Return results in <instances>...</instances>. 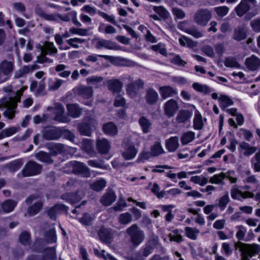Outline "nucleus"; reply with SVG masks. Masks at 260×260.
I'll return each instance as SVG.
<instances>
[{
  "label": "nucleus",
  "mask_w": 260,
  "mask_h": 260,
  "mask_svg": "<svg viewBox=\"0 0 260 260\" xmlns=\"http://www.w3.org/2000/svg\"><path fill=\"white\" fill-rule=\"evenodd\" d=\"M126 234L129 237L132 245L135 247L141 244L145 238L144 231L136 224H133L126 229Z\"/></svg>",
  "instance_id": "f257e3e1"
},
{
  "label": "nucleus",
  "mask_w": 260,
  "mask_h": 260,
  "mask_svg": "<svg viewBox=\"0 0 260 260\" xmlns=\"http://www.w3.org/2000/svg\"><path fill=\"white\" fill-rule=\"evenodd\" d=\"M239 250L241 252V258H250L259 253L260 245L240 243L239 244Z\"/></svg>",
  "instance_id": "f03ea898"
},
{
  "label": "nucleus",
  "mask_w": 260,
  "mask_h": 260,
  "mask_svg": "<svg viewBox=\"0 0 260 260\" xmlns=\"http://www.w3.org/2000/svg\"><path fill=\"white\" fill-rule=\"evenodd\" d=\"M42 166L35 161H29L24 167L21 171L23 177H29L37 175L41 173Z\"/></svg>",
  "instance_id": "7ed1b4c3"
},
{
  "label": "nucleus",
  "mask_w": 260,
  "mask_h": 260,
  "mask_svg": "<svg viewBox=\"0 0 260 260\" xmlns=\"http://www.w3.org/2000/svg\"><path fill=\"white\" fill-rule=\"evenodd\" d=\"M96 125L95 120L93 118H87L85 121L80 123L78 128L80 134L90 136L92 131L95 129Z\"/></svg>",
  "instance_id": "20e7f679"
},
{
  "label": "nucleus",
  "mask_w": 260,
  "mask_h": 260,
  "mask_svg": "<svg viewBox=\"0 0 260 260\" xmlns=\"http://www.w3.org/2000/svg\"><path fill=\"white\" fill-rule=\"evenodd\" d=\"M16 107V104L10 99L4 98L0 101V108H7L4 115L9 119H12L14 117V109Z\"/></svg>",
  "instance_id": "39448f33"
},
{
  "label": "nucleus",
  "mask_w": 260,
  "mask_h": 260,
  "mask_svg": "<svg viewBox=\"0 0 260 260\" xmlns=\"http://www.w3.org/2000/svg\"><path fill=\"white\" fill-rule=\"evenodd\" d=\"M26 202L27 204H34L28 210V212L30 215L37 214L42 208L43 205L41 198L38 196H30L26 199Z\"/></svg>",
  "instance_id": "423d86ee"
},
{
  "label": "nucleus",
  "mask_w": 260,
  "mask_h": 260,
  "mask_svg": "<svg viewBox=\"0 0 260 260\" xmlns=\"http://www.w3.org/2000/svg\"><path fill=\"white\" fill-rule=\"evenodd\" d=\"M255 0H241L235 8L237 15L240 17L243 16L246 12L256 5Z\"/></svg>",
  "instance_id": "0eeeda50"
},
{
  "label": "nucleus",
  "mask_w": 260,
  "mask_h": 260,
  "mask_svg": "<svg viewBox=\"0 0 260 260\" xmlns=\"http://www.w3.org/2000/svg\"><path fill=\"white\" fill-rule=\"evenodd\" d=\"M211 14L210 11L207 9H200L194 15V22L198 25H206L210 20Z\"/></svg>",
  "instance_id": "6e6552de"
},
{
  "label": "nucleus",
  "mask_w": 260,
  "mask_h": 260,
  "mask_svg": "<svg viewBox=\"0 0 260 260\" xmlns=\"http://www.w3.org/2000/svg\"><path fill=\"white\" fill-rule=\"evenodd\" d=\"M178 101L174 99L168 100L164 105L163 109L165 115L170 118L173 117L179 110Z\"/></svg>",
  "instance_id": "1a4fd4ad"
},
{
  "label": "nucleus",
  "mask_w": 260,
  "mask_h": 260,
  "mask_svg": "<svg viewBox=\"0 0 260 260\" xmlns=\"http://www.w3.org/2000/svg\"><path fill=\"white\" fill-rule=\"evenodd\" d=\"M94 47L97 49L105 48L109 50H117L120 49V47L115 43L110 41L101 38L94 39L93 40Z\"/></svg>",
  "instance_id": "9d476101"
},
{
  "label": "nucleus",
  "mask_w": 260,
  "mask_h": 260,
  "mask_svg": "<svg viewBox=\"0 0 260 260\" xmlns=\"http://www.w3.org/2000/svg\"><path fill=\"white\" fill-rule=\"evenodd\" d=\"M144 84V81L141 79H139L134 82L128 84L126 87L127 94L131 98H135L139 90L143 88Z\"/></svg>",
  "instance_id": "9b49d317"
},
{
  "label": "nucleus",
  "mask_w": 260,
  "mask_h": 260,
  "mask_svg": "<svg viewBox=\"0 0 260 260\" xmlns=\"http://www.w3.org/2000/svg\"><path fill=\"white\" fill-rule=\"evenodd\" d=\"M211 97L214 100H218L219 106L221 109H225L226 107L233 105V100L228 95L214 92L212 93Z\"/></svg>",
  "instance_id": "f8f14e48"
},
{
  "label": "nucleus",
  "mask_w": 260,
  "mask_h": 260,
  "mask_svg": "<svg viewBox=\"0 0 260 260\" xmlns=\"http://www.w3.org/2000/svg\"><path fill=\"white\" fill-rule=\"evenodd\" d=\"M247 69L251 71H255L260 69V58L255 55L246 58L244 62Z\"/></svg>",
  "instance_id": "ddd939ff"
},
{
  "label": "nucleus",
  "mask_w": 260,
  "mask_h": 260,
  "mask_svg": "<svg viewBox=\"0 0 260 260\" xmlns=\"http://www.w3.org/2000/svg\"><path fill=\"white\" fill-rule=\"evenodd\" d=\"M231 195L233 199L240 200L242 199L253 198L254 194L249 191H242L237 187L234 186L231 191Z\"/></svg>",
  "instance_id": "4468645a"
},
{
  "label": "nucleus",
  "mask_w": 260,
  "mask_h": 260,
  "mask_svg": "<svg viewBox=\"0 0 260 260\" xmlns=\"http://www.w3.org/2000/svg\"><path fill=\"white\" fill-rule=\"evenodd\" d=\"M57 255L54 248H48L45 250V256L41 258L37 256H30L27 260H56Z\"/></svg>",
  "instance_id": "2eb2a0df"
},
{
  "label": "nucleus",
  "mask_w": 260,
  "mask_h": 260,
  "mask_svg": "<svg viewBox=\"0 0 260 260\" xmlns=\"http://www.w3.org/2000/svg\"><path fill=\"white\" fill-rule=\"evenodd\" d=\"M15 67V62L13 59L10 60L5 59L0 63V70L5 74L11 76L13 72Z\"/></svg>",
  "instance_id": "dca6fc26"
},
{
  "label": "nucleus",
  "mask_w": 260,
  "mask_h": 260,
  "mask_svg": "<svg viewBox=\"0 0 260 260\" xmlns=\"http://www.w3.org/2000/svg\"><path fill=\"white\" fill-rule=\"evenodd\" d=\"M38 48L40 49V50L42 53H45L47 54L55 55L57 53V49L55 46L53 42H45L43 46L41 45H38Z\"/></svg>",
  "instance_id": "f3484780"
},
{
  "label": "nucleus",
  "mask_w": 260,
  "mask_h": 260,
  "mask_svg": "<svg viewBox=\"0 0 260 260\" xmlns=\"http://www.w3.org/2000/svg\"><path fill=\"white\" fill-rule=\"evenodd\" d=\"M116 199V196L112 190H108L101 198L100 202L105 206L111 205Z\"/></svg>",
  "instance_id": "a211bd4d"
},
{
  "label": "nucleus",
  "mask_w": 260,
  "mask_h": 260,
  "mask_svg": "<svg viewBox=\"0 0 260 260\" xmlns=\"http://www.w3.org/2000/svg\"><path fill=\"white\" fill-rule=\"evenodd\" d=\"M108 89L113 93H118L120 92L122 84L118 79H110L106 81Z\"/></svg>",
  "instance_id": "6ab92c4d"
},
{
  "label": "nucleus",
  "mask_w": 260,
  "mask_h": 260,
  "mask_svg": "<svg viewBox=\"0 0 260 260\" xmlns=\"http://www.w3.org/2000/svg\"><path fill=\"white\" fill-rule=\"evenodd\" d=\"M96 144L98 151L103 154L107 153L111 148L109 142L105 138L98 139Z\"/></svg>",
  "instance_id": "aec40b11"
},
{
  "label": "nucleus",
  "mask_w": 260,
  "mask_h": 260,
  "mask_svg": "<svg viewBox=\"0 0 260 260\" xmlns=\"http://www.w3.org/2000/svg\"><path fill=\"white\" fill-rule=\"evenodd\" d=\"M138 153V149L133 145H127L122 153V156L125 160L134 159Z\"/></svg>",
  "instance_id": "412c9836"
},
{
  "label": "nucleus",
  "mask_w": 260,
  "mask_h": 260,
  "mask_svg": "<svg viewBox=\"0 0 260 260\" xmlns=\"http://www.w3.org/2000/svg\"><path fill=\"white\" fill-rule=\"evenodd\" d=\"M76 93L84 99H88L92 96L93 89L91 87L80 86L75 89Z\"/></svg>",
  "instance_id": "4be33fe9"
},
{
  "label": "nucleus",
  "mask_w": 260,
  "mask_h": 260,
  "mask_svg": "<svg viewBox=\"0 0 260 260\" xmlns=\"http://www.w3.org/2000/svg\"><path fill=\"white\" fill-rule=\"evenodd\" d=\"M54 113L56 114L55 120L61 122H68V118L63 115L64 109L61 104L57 103L55 105Z\"/></svg>",
  "instance_id": "5701e85b"
},
{
  "label": "nucleus",
  "mask_w": 260,
  "mask_h": 260,
  "mask_svg": "<svg viewBox=\"0 0 260 260\" xmlns=\"http://www.w3.org/2000/svg\"><path fill=\"white\" fill-rule=\"evenodd\" d=\"M179 146V138L177 137H171L166 141V148L170 152L175 151Z\"/></svg>",
  "instance_id": "b1692460"
},
{
  "label": "nucleus",
  "mask_w": 260,
  "mask_h": 260,
  "mask_svg": "<svg viewBox=\"0 0 260 260\" xmlns=\"http://www.w3.org/2000/svg\"><path fill=\"white\" fill-rule=\"evenodd\" d=\"M150 150L153 157L158 156L165 153L160 140L155 141L150 147Z\"/></svg>",
  "instance_id": "393cba45"
},
{
  "label": "nucleus",
  "mask_w": 260,
  "mask_h": 260,
  "mask_svg": "<svg viewBox=\"0 0 260 260\" xmlns=\"http://www.w3.org/2000/svg\"><path fill=\"white\" fill-rule=\"evenodd\" d=\"M161 97L162 99L173 96L177 94V92L173 87L170 86H161L159 88Z\"/></svg>",
  "instance_id": "a878e982"
},
{
  "label": "nucleus",
  "mask_w": 260,
  "mask_h": 260,
  "mask_svg": "<svg viewBox=\"0 0 260 260\" xmlns=\"http://www.w3.org/2000/svg\"><path fill=\"white\" fill-rule=\"evenodd\" d=\"M158 98V94L154 89L150 88L147 90L145 98L147 104L150 105L155 104Z\"/></svg>",
  "instance_id": "bb28decb"
},
{
  "label": "nucleus",
  "mask_w": 260,
  "mask_h": 260,
  "mask_svg": "<svg viewBox=\"0 0 260 260\" xmlns=\"http://www.w3.org/2000/svg\"><path fill=\"white\" fill-rule=\"evenodd\" d=\"M192 115V113L187 110H181L178 113L176 121L178 123H184L188 120Z\"/></svg>",
  "instance_id": "cd10ccee"
},
{
  "label": "nucleus",
  "mask_w": 260,
  "mask_h": 260,
  "mask_svg": "<svg viewBox=\"0 0 260 260\" xmlns=\"http://www.w3.org/2000/svg\"><path fill=\"white\" fill-rule=\"evenodd\" d=\"M74 172L76 173L81 174L84 177H89L90 176V172L89 168L84 164L78 162L75 168Z\"/></svg>",
  "instance_id": "c85d7f7f"
},
{
  "label": "nucleus",
  "mask_w": 260,
  "mask_h": 260,
  "mask_svg": "<svg viewBox=\"0 0 260 260\" xmlns=\"http://www.w3.org/2000/svg\"><path fill=\"white\" fill-rule=\"evenodd\" d=\"M98 234L101 240L106 242H109L112 238L111 231L104 227L100 229Z\"/></svg>",
  "instance_id": "c756f323"
},
{
  "label": "nucleus",
  "mask_w": 260,
  "mask_h": 260,
  "mask_svg": "<svg viewBox=\"0 0 260 260\" xmlns=\"http://www.w3.org/2000/svg\"><path fill=\"white\" fill-rule=\"evenodd\" d=\"M105 134L110 136H115L118 132L117 126L112 122L105 123L103 126Z\"/></svg>",
  "instance_id": "7c9ffc66"
},
{
  "label": "nucleus",
  "mask_w": 260,
  "mask_h": 260,
  "mask_svg": "<svg viewBox=\"0 0 260 260\" xmlns=\"http://www.w3.org/2000/svg\"><path fill=\"white\" fill-rule=\"evenodd\" d=\"M186 237L192 240H196L200 232L198 229L186 226L184 229Z\"/></svg>",
  "instance_id": "2f4dec72"
},
{
  "label": "nucleus",
  "mask_w": 260,
  "mask_h": 260,
  "mask_svg": "<svg viewBox=\"0 0 260 260\" xmlns=\"http://www.w3.org/2000/svg\"><path fill=\"white\" fill-rule=\"evenodd\" d=\"M65 210L66 209L63 205L57 204L48 211V214L50 218L55 219L57 214Z\"/></svg>",
  "instance_id": "473e14b6"
},
{
  "label": "nucleus",
  "mask_w": 260,
  "mask_h": 260,
  "mask_svg": "<svg viewBox=\"0 0 260 260\" xmlns=\"http://www.w3.org/2000/svg\"><path fill=\"white\" fill-rule=\"evenodd\" d=\"M103 78L101 76H92L86 79L87 83L94 88L100 87L103 82Z\"/></svg>",
  "instance_id": "72a5a7b5"
},
{
  "label": "nucleus",
  "mask_w": 260,
  "mask_h": 260,
  "mask_svg": "<svg viewBox=\"0 0 260 260\" xmlns=\"http://www.w3.org/2000/svg\"><path fill=\"white\" fill-rule=\"evenodd\" d=\"M239 148L241 150H243V154L245 156H249L253 154L257 150V148L254 146H251L248 143L242 142L239 145Z\"/></svg>",
  "instance_id": "f704fd0d"
},
{
  "label": "nucleus",
  "mask_w": 260,
  "mask_h": 260,
  "mask_svg": "<svg viewBox=\"0 0 260 260\" xmlns=\"http://www.w3.org/2000/svg\"><path fill=\"white\" fill-rule=\"evenodd\" d=\"M193 128L195 129H201L204 126L203 118L201 114L197 110L194 113V117L193 120Z\"/></svg>",
  "instance_id": "c9c22d12"
},
{
  "label": "nucleus",
  "mask_w": 260,
  "mask_h": 260,
  "mask_svg": "<svg viewBox=\"0 0 260 260\" xmlns=\"http://www.w3.org/2000/svg\"><path fill=\"white\" fill-rule=\"evenodd\" d=\"M192 88L198 92L203 93L205 94H208L212 92L213 89L205 84H202L198 82L193 83L192 84Z\"/></svg>",
  "instance_id": "e433bc0d"
},
{
  "label": "nucleus",
  "mask_w": 260,
  "mask_h": 260,
  "mask_svg": "<svg viewBox=\"0 0 260 260\" xmlns=\"http://www.w3.org/2000/svg\"><path fill=\"white\" fill-rule=\"evenodd\" d=\"M154 245L149 242L145 245L143 246L139 252L140 256L147 257L149 255L152 253Z\"/></svg>",
  "instance_id": "4c0bfd02"
},
{
  "label": "nucleus",
  "mask_w": 260,
  "mask_h": 260,
  "mask_svg": "<svg viewBox=\"0 0 260 260\" xmlns=\"http://www.w3.org/2000/svg\"><path fill=\"white\" fill-rule=\"evenodd\" d=\"M69 115L71 116L76 118L81 114V109L77 104H68L67 106Z\"/></svg>",
  "instance_id": "58836bf2"
},
{
  "label": "nucleus",
  "mask_w": 260,
  "mask_h": 260,
  "mask_svg": "<svg viewBox=\"0 0 260 260\" xmlns=\"http://www.w3.org/2000/svg\"><path fill=\"white\" fill-rule=\"evenodd\" d=\"M195 138V133L192 131H188L182 134L180 140L182 145H186L192 142Z\"/></svg>",
  "instance_id": "ea45409f"
},
{
  "label": "nucleus",
  "mask_w": 260,
  "mask_h": 260,
  "mask_svg": "<svg viewBox=\"0 0 260 260\" xmlns=\"http://www.w3.org/2000/svg\"><path fill=\"white\" fill-rule=\"evenodd\" d=\"M67 67L63 64H59L56 66L55 71L58 73V75L62 78H67L71 74V72L67 70Z\"/></svg>",
  "instance_id": "a19ab883"
},
{
  "label": "nucleus",
  "mask_w": 260,
  "mask_h": 260,
  "mask_svg": "<svg viewBox=\"0 0 260 260\" xmlns=\"http://www.w3.org/2000/svg\"><path fill=\"white\" fill-rule=\"evenodd\" d=\"M34 68L32 67L24 66L22 68L16 71L14 74V78L18 79L28 74L30 72L33 71Z\"/></svg>",
  "instance_id": "79ce46f5"
},
{
  "label": "nucleus",
  "mask_w": 260,
  "mask_h": 260,
  "mask_svg": "<svg viewBox=\"0 0 260 260\" xmlns=\"http://www.w3.org/2000/svg\"><path fill=\"white\" fill-rule=\"evenodd\" d=\"M190 181L196 184L203 186L208 182V179L202 175L193 176L190 177Z\"/></svg>",
  "instance_id": "37998d69"
},
{
  "label": "nucleus",
  "mask_w": 260,
  "mask_h": 260,
  "mask_svg": "<svg viewBox=\"0 0 260 260\" xmlns=\"http://www.w3.org/2000/svg\"><path fill=\"white\" fill-rule=\"evenodd\" d=\"M16 204V202L11 200H8L2 204L1 207L4 212L9 213L13 210Z\"/></svg>",
  "instance_id": "c03bdc74"
},
{
  "label": "nucleus",
  "mask_w": 260,
  "mask_h": 260,
  "mask_svg": "<svg viewBox=\"0 0 260 260\" xmlns=\"http://www.w3.org/2000/svg\"><path fill=\"white\" fill-rule=\"evenodd\" d=\"M83 196L84 193L82 191H78L76 194H71L68 196V197L63 195V199L68 200L72 204H74L80 200Z\"/></svg>",
  "instance_id": "a18cd8bd"
},
{
  "label": "nucleus",
  "mask_w": 260,
  "mask_h": 260,
  "mask_svg": "<svg viewBox=\"0 0 260 260\" xmlns=\"http://www.w3.org/2000/svg\"><path fill=\"white\" fill-rule=\"evenodd\" d=\"M18 130V128L15 126L10 127L2 131L0 133V139L10 137L15 134Z\"/></svg>",
  "instance_id": "49530a36"
},
{
  "label": "nucleus",
  "mask_w": 260,
  "mask_h": 260,
  "mask_svg": "<svg viewBox=\"0 0 260 260\" xmlns=\"http://www.w3.org/2000/svg\"><path fill=\"white\" fill-rule=\"evenodd\" d=\"M139 122L144 133H147L149 132L151 128V123L148 119L143 117L139 119Z\"/></svg>",
  "instance_id": "de8ad7c7"
},
{
  "label": "nucleus",
  "mask_w": 260,
  "mask_h": 260,
  "mask_svg": "<svg viewBox=\"0 0 260 260\" xmlns=\"http://www.w3.org/2000/svg\"><path fill=\"white\" fill-rule=\"evenodd\" d=\"M106 186V181L103 179L97 180L90 184L91 188L98 191L103 189Z\"/></svg>",
  "instance_id": "09e8293b"
},
{
  "label": "nucleus",
  "mask_w": 260,
  "mask_h": 260,
  "mask_svg": "<svg viewBox=\"0 0 260 260\" xmlns=\"http://www.w3.org/2000/svg\"><path fill=\"white\" fill-rule=\"evenodd\" d=\"M85 39L75 37L66 40V42L72 47L77 49L79 47V44H82L85 42Z\"/></svg>",
  "instance_id": "8fccbe9b"
},
{
  "label": "nucleus",
  "mask_w": 260,
  "mask_h": 260,
  "mask_svg": "<svg viewBox=\"0 0 260 260\" xmlns=\"http://www.w3.org/2000/svg\"><path fill=\"white\" fill-rule=\"evenodd\" d=\"M224 179V176L223 175V173H221L218 174H215L212 177H210L209 182L211 184L223 185Z\"/></svg>",
  "instance_id": "3c124183"
},
{
  "label": "nucleus",
  "mask_w": 260,
  "mask_h": 260,
  "mask_svg": "<svg viewBox=\"0 0 260 260\" xmlns=\"http://www.w3.org/2000/svg\"><path fill=\"white\" fill-rule=\"evenodd\" d=\"M132 220V216L128 212L121 214L118 217V221L121 224L126 225Z\"/></svg>",
  "instance_id": "603ef678"
},
{
  "label": "nucleus",
  "mask_w": 260,
  "mask_h": 260,
  "mask_svg": "<svg viewBox=\"0 0 260 260\" xmlns=\"http://www.w3.org/2000/svg\"><path fill=\"white\" fill-rule=\"evenodd\" d=\"M169 237L170 240L177 243H180L183 241V237L178 230H174L169 234Z\"/></svg>",
  "instance_id": "864d4df0"
},
{
  "label": "nucleus",
  "mask_w": 260,
  "mask_h": 260,
  "mask_svg": "<svg viewBox=\"0 0 260 260\" xmlns=\"http://www.w3.org/2000/svg\"><path fill=\"white\" fill-rule=\"evenodd\" d=\"M36 157L38 160L43 162L50 164L53 162L49 154L43 151L37 153Z\"/></svg>",
  "instance_id": "5fc2aeb1"
},
{
  "label": "nucleus",
  "mask_w": 260,
  "mask_h": 260,
  "mask_svg": "<svg viewBox=\"0 0 260 260\" xmlns=\"http://www.w3.org/2000/svg\"><path fill=\"white\" fill-rule=\"evenodd\" d=\"M82 149L87 153L92 154L93 152V145L92 142L88 139L83 141L81 144Z\"/></svg>",
  "instance_id": "6e6d98bb"
},
{
  "label": "nucleus",
  "mask_w": 260,
  "mask_h": 260,
  "mask_svg": "<svg viewBox=\"0 0 260 260\" xmlns=\"http://www.w3.org/2000/svg\"><path fill=\"white\" fill-rule=\"evenodd\" d=\"M237 232L236 234V238L238 240L245 241L244 238L246 235L247 230L243 225H239L236 226Z\"/></svg>",
  "instance_id": "4d7b16f0"
},
{
  "label": "nucleus",
  "mask_w": 260,
  "mask_h": 260,
  "mask_svg": "<svg viewBox=\"0 0 260 260\" xmlns=\"http://www.w3.org/2000/svg\"><path fill=\"white\" fill-rule=\"evenodd\" d=\"M230 202V197L228 192L219 199L218 206L221 210H224Z\"/></svg>",
  "instance_id": "13d9d810"
},
{
  "label": "nucleus",
  "mask_w": 260,
  "mask_h": 260,
  "mask_svg": "<svg viewBox=\"0 0 260 260\" xmlns=\"http://www.w3.org/2000/svg\"><path fill=\"white\" fill-rule=\"evenodd\" d=\"M153 9L162 18H167L169 16V13L168 11L161 6H154Z\"/></svg>",
  "instance_id": "bf43d9fd"
},
{
  "label": "nucleus",
  "mask_w": 260,
  "mask_h": 260,
  "mask_svg": "<svg viewBox=\"0 0 260 260\" xmlns=\"http://www.w3.org/2000/svg\"><path fill=\"white\" fill-rule=\"evenodd\" d=\"M22 160L18 159L7 165V167L10 171L15 172L18 170L22 166Z\"/></svg>",
  "instance_id": "052dcab7"
},
{
  "label": "nucleus",
  "mask_w": 260,
  "mask_h": 260,
  "mask_svg": "<svg viewBox=\"0 0 260 260\" xmlns=\"http://www.w3.org/2000/svg\"><path fill=\"white\" fill-rule=\"evenodd\" d=\"M252 165L255 172L260 171V153H257L252 159Z\"/></svg>",
  "instance_id": "680f3d73"
},
{
  "label": "nucleus",
  "mask_w": 260,
  "mask_h": 260,
  "mask_svg": "<svg viewBox=\"0 0 260 260\" xmlns=\"http://www.w3.org/2000/svg\"><path fill=\"white\" fill-rule=\"evenodd\" d=\"M224 65L229 68H239L240 67V64L233 57L226 58L224 61Z\"/></svg>",
  "instance_id": "e2e57ef3"
},
{
  "label": "nucleus",
  "mask_w": 260,
  "mask_h": 260,
  "mask_svg": "<svg viewBox=\"0 0 260 260\" xmlns=\"http://www.w3.org/2000/svg\"><path fill=\"white\" fill-rule=\"evenodd\" d=\"M246 37V32L241 28H239L235 30L234 39L237 41H241L244 39Z\"/></svg>",
  "instance_id": "0e129e2a"
},
{
  "label": "nucleus",
  "mask_w": 260,
  "mask_h": 260,
  "mask_svg": "<svg viewBox=\"0 0 260 260\" xmlns=\"http://www.w3.org/2000/svg\"><path fill=\"white\" fill-rule=\"evenodd\" d=\"M160 188L157 183H154L151 189L152 192L154 193L158 198H162L166 195V191H159Z\"/></svg>",
  "instance_id": "69168bd1"
},
{
  "label": "nucleus",
  "mask_w": 260,
  "mask_h": 260,
  "mask_svg": "<svg viewBox=\"0 0 260 260\" xmlns=\"http://www.w3.org/2000/svg\"><path fill=\"white\" fill-rule=\"evenodd\" d=\"M94 252L95 254L100 257H103L106 260H117L114 257L109 254H105V251L104 250L99 251L97 249H94Z\"/></svg>",
  "instance_id": "338daca9"
},
{
  "label": "nucleus",
  "mask_w": 260,
  "mask_h": 260,
  "mask_svg": "<svg viewBox=\"0 0 260 260\" xmlns=\"http://www.w3.org/2000/svg\"><path fill=\"white\" fill-rule=\"evenodd\" d=\"M250 25L254 31L260 32V17L252 20Z\"/></svg>",
  "instance_id": "774afa93"
}]
</instances>
